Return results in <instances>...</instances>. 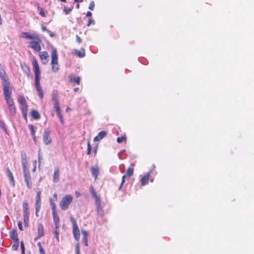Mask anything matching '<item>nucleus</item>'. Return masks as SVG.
<instances>
[{"label": "nucleus", "mask_w": 254, "mask_h": 254, "mask_svg": "<svg viewBox=\"0 0 254 254\" xmlns=\"http://www.w3.org/2000/svg\"><path fill=\"white\" fill-rule=\"evenodd\" d=\"M28 127L30 130L31 135L35 134L34 126L33 125H29Z\"/></svg>", "instance_id": "nucleus-32"}, {"label": "nucleus", "mask_w": 254, "mask_h": 254, "mask_svg": "<svg viewBox=\"0 0 254 254\" xmlns=\"http://www.w3.org/2000/svg\"><path fill=\"white\" fill-rule=\"evenodd\" d=\"M75 193L77 197H78L80 195V193L77 191H75Z\"/></svg>", "instance_id": "nucleus-57"}, {"label": "nucleus", "mask_w": 254, "mask_h": 254, "mask_svg": "<svg viewBox=\"0 0 254 254\" xmlns=\"http://www.w3.org/2000/svg\"><path fill=\"white\" fill-rule=\"evenodd\" d=\"M18 228L20 229V230H21V231L23 230L22 224L21 221H19L18 222Z\"/></svg>", "instance_id": "nucleus-48"}, {"label": "nucleus", "mask_w": 254, "mask_h": 254, "mask_svg": "<svg viewBox=\"0 0 254 254\" xmlns=\"http://www.w3.org/2000/svg\"><path fill=\"white\" fill-rule=\"evenodd\" d=\"M91 171L93 176L94 177L95 180H96L99 173L98 167L97 166L91 167Z\"/></svg>", "instance_id": "nucleus-20"}, {"label": "nucleus", "mask_w": 254, "mask_h": 254, "mask_svg": "<svg viewBox=\"0 0 254 254\" xmlns=\"http://www.w3.org/2000/svg\"><path fill=\"white\" fill-rule=\"evenodd\" d=\"M0 127H1L2 129H3L4 131L6 130V128L4 126V124L3 122L0 119Z\"/></svg>", "instance_id": "nucleus-42"}, {"label": "nucleus", "mask_w": 254, "mask_h": 254, "mask_svg": "<svg viewBox=\"0 0 254 254\" xmlns=\"http://www.w3.org/2000/svg\"><path fill=\"white\" fill-rule=\"evenodd\" d=\"M51 58V64L52 71L54 72H57L59 70L58 56L57 50L54 47H52Z\"/></svg>", "instance_id": "nucleus-5"}, {"label": "nucleus", "mask_w": 254, "mask_h": 254, "mask_svg": "<svg viewBox=\"0 0 254 254\" xmlns=\"http://www.w3.org/2000/svg\"><path fill=\"white\" fill-rule=\"evenodd\" d=\"M82 240H83V242L84 243V245L85 246H88V243L87 238H82Z\"/></svg>", "instance_id": "nucleus-49"}, {"label": "nucleus", "mask_w": 254, "mask_h": 254, "mask_svg": "<svg viewBox=\"0 0 254 254\" xmlns=\"http://www.w3.org/2000/svg\"><path fill=\"white\" fill-rule=\"evenodd\" d=\"M41 191H38L37 192L36 196V202H35V214L37 216H38V212L40 211L41 208Z\"/></svg>", "instance_id": "nucleus-10"}, {"label": "nucleus", "mask_w": 254, "mask_h": 254, "mask_svg": "<svg viewBox=\"0 0 254 254\" xmlns=\"http://www.w3.org/2000/svg\"><path fill=\"white\" fill-rule=\"evenodd\" d=\"M19 247V241L18 242H14V244L12 245V248L13 250L16 251L17 250Z\"/></svg>", "instance_id": "nucleus-36"}, {"label": "nucleus", "mask_w": 254, "mask_h": 254, "mask_svg": "<svg viewBox=\"0 0 254 254\" xmlns=\"http://www.w3.org/2000/svg\"><path fill=\"white\" fill-rule=\"evenodd\" d=\"M78 89H79V88H75L74 89V91H75V92H76V91H77L78 90Z\"/></svg>", "instance_id": "nucleus-62"}, {"label": "nucleus", "mask_w": 254, "mask_h": 254, "mask_svg": "<svg viewBox=\"0 0 254 254\" xmlns=\"http://www.w3.org/2000/svg\"><path fill=\"white\" fill-rule=\"evenodd\" d=\"M39 57L44 64H46L48 63L49 56L47 52L44 51L40 52L39 53Z\"/></svg>", "instance_id": "nucleus-14"}, {"label": "nucleus", "mask_w": 254, "mask_h": 254, "mask_svg": "<svg viewBox=\"0 0 254 254\" xmlns=\"http://www.w3.org/2000/svg\"><path fill=\"white\" fill-rule=\"evenodd\" d=\"M32 66L35 74V86L41 99L44 96L42 88L40 85V70L38 62L36 59L32 61Z\"/></svg>", "instance_id": "nucleus-2"}, {"label": "nucleus", "mask_w": 254, "mask_h": 254, "mask_svg": "<svg viewBox=\"0 0 254 254\" xmlns=\"http://www.w3.org/2000/svg\"><path fill=\"white\" fill-rule=\"evenodd\" d=\"M133 169L132 168L129 167L127 169L126 174L122 177V182L121 186L119 187V190L121 189L122 185L125 182L126 178L129 179L130 177L133 175Z\"/></svg>", "instance_id": "nucleus-12"}, {"label": "nucleus", "mask_w": 254, "mask_h": 254, "mask_svg": "<svg viewBox=\"0 0 254 254\" xmlns=\"http://www.w3.org/2000/svg\"><path fill=\"white\" fill-rule=\"evenodd\" d=\"M22 38L30 40L28 42V47L31 48L34 51L39 52L41 50V39L39 35L35 32H22L20 34Z\"/></svg>", "instance_id": "nucleus-1"}, {"label": "nucleus", "mask_w": 254, "mask_h": 254, "mask_svg": "<svg viewBox=\"0 0 254 254\" xmlns=\"http://www.w3.org/2000/svg\"><path fill=\"white\" fill-rule=\"evenodd\" d=\"M36 161H35L34 162V167H33V171L34 172L36 170Z\"/></svg>", "instance_id": "nucleus-58"}, {"label": "nucleus", "mask_w": 254, "mask_h": 254, "mask_svg": "<svg viewBox=\"0 0 254 254\" xmlns=\"http://www.w3.org/2000/svg\"><path fill=\"white\" fill-rule=\"evenodd\" d=\"M54 233L55 235V237L56 238L57 241L59 242L60 241L59 237V232L58 231V230H55Z\"/></svg>", "instance_id": "nucleus-44"}, {"label": "nucleus", "mask_w": 254, "mask_h": 254, "mask_svg": "<svg viewBox=\"0 0 254 254\" xmlns=\"http://www.w3.org/2000/svg\"><path fill=\"white\" fill-rule=\"evenodd\" d=\"M81 233L82 235V238H87L88 235V233L85 230H82Z\"/></svg>", "instance_id": "nucleus-37"}, {"label": "nucleus", "mask_w": 254, "mask_h": 254, "mask_svg": "<svg viewBox=\"0 0 254 254\" xmlns=\"http://www.w3.org/2000/svg\"><path fill=\"white\" fill-rule=\"evenodd\" d=\"M42 30H43V31H47L48 32H49V33L50 32V31H49V30H48L47 29L46 27H45V26H43L42 27Z\"/></svg>", "instance_id": "nucleus-55"}, {"label": "nucleus", "mask_w": 254, "mask_h": 254, "mask_svg": "<svg viewBox=\"0 0 254 254\" xmlns=\"http://www.w3.org/2000/svg\"><path fill=\"white\" fill-rule=\"evenodd\" d=\"M30 214H23V221L25 226H28Z\"/></svg>", "instance_id": "nucleus-28"}, {"label": "nucleus", "mask_w": 254, "mask_h": 254, "mask_svg": "<svg viewBox=\"0 0 254 254\" xmlns=\"http://www.w3.org/2000/svg\"><path fill=\"white\" fill-rule=\"evenodd\" d=\"M3 92L10 114L11 115H14L16 113V108L14 106V101L11 98L12 89L3 91Z\"/></svg>", "instance_id": "nucleus-3"}, {"label": "nucleus", "mask_w": 254, "mask_h": 254, "mask_svg": "<svg viewBox=\"0 0 254 254\" xmlns=\"http://www.w3.org/2000/svg\"><path fill=\"white\" fill-rule=\"evenodd\" d=\"M94 6H95L94 2V1L92 0L90 2L88 8L89 9L93 10L94 8Z\"/></svg>", "instance_id": "nucleus-41"}, {"label": "nucleus", "mask_w": 254, "mask_h": 254, "mask_svg": "<svg viewBox=\"0 0 254 254\" xmlns=\"http://www.w3.org/2000/svg\"><path fill=\"white\" fill-rule=\"evenodd\" d=\"M0 78L2 80V85L3 91L12 89L10 86V82L6 74V72L2 66L0 64Z\"/></svg>", "instance_id": "nucleus-4"}, {"label": "nucleus", "mask_w": 254, "mask_h": 254, "mask_svg": "<svg viewBox=\"0 0 254 254\" xmlns=\"http://www.w3.org/2000/svg\"><path fill=\"white\" fill-rule=\"evenodd\" d=\"M72 7H69L68 8H64V13L66 14H68L72 11Z\"/></svg>", "instance_id": "nucleus-40"}, {"label": "nucleus", "mask_w": 254, "mask_h": 254, "mask_svg": "<svg viewBox=\"0 0 254 254\" xmlns=\"http://www.w3.org/2000/svg\"><path fill=\"white\" fill-rule=\"evenodd\" d=\"M32 138H33V140L36 143V135L35 134L32 135Z\"/></svg>", "instance_id": "nucleus-56"}, {"label": "nucleus", "mask_w": 254, "mask_h": 254, "mask_svg": "<svg viewBox=\"0 0 254 254\" xmlns=\"http://www.w3.org/2000/svg\"><path fill=\"white\" fill-rule=\"evenodd\" d=\"M43 159L42 156L40 154V151H38V162H39V165L41 164V161Z\"/></svg>", "instance_id": "nucleus-45"}, {"label": "nucleus", "mask_w": 254, "mask_h": 254, "mask_svg": "<svg viewBox=\"0 0 254 254\" xmlns=\"http://www.w3.org/2000/svg\"><path fill=\"white\" fill-rule=\"evenodd\" d=\"M23 213L30 214L29 211L28 203L26 200L23 202Z\"/></svg>", "instance_id": "nucleus-21"}, {"label": "nucleus", "mask_w": 254, "mask_h": 254, "mask_svg": "<svg viewBox=\"0 0 254 254\" xmlns=\"http://www.w3.org/2000/svg\"><path fill=\"white\" fill-rule=\"evenodd\" d=\"M50 203L52 207V212H57L56 204L52 200L50 201Z\"/></svg>", "instance_id": "nucleus-33"}, {"label": "nucleus", "mask_w": 254, "mask_h": 254, "mask_svg": "<svg viewBox=\"0 0 254 254\" xmlns=\"http://www.w3.org/2000/svg\"><path fill=\"white\" fill-rule=\"evenodd\" d=\"M21 163L22 166L23 171L29 170L27 167L28 162L27 160V156L24 152L21 153Z\"/></svg>", "instance_id": "nucleus-13"}, {"label": "nucleus", "mask_w": 254, "mask_h": 254, "mask_svg": "<svg viewBox=\"0 0 254 254\" xmlns=\"http://www.w3.org/2000/svg\"><path fill=\"white\" fill-rule=\"evenodd\" d=\"M53 100L54 103L59 102V99L57 95V91H54L52 95Z\"/></svg>", "instance_id": "nucleus-31"}, {"label": "nucleus", "mask_w": 254, "mask_h": 254, "mask_svg": "<svg viewBox=\"0 0 254 254\" xmlns=\"http://www.w3.org/2000/svg\"><path fill=\"white\" fill-rule=\"evenodd\" d=\"M40 238L38 237V235L37 236V237H36L34 239L35 241H37L38 239H39Z\"/></svg>", "instance_id": "nucleus-63"}, {"label": "nucleus", "mask_w": 254, "mask_h": 254, "mask_svg": "<svg viewBox=\"0 0 254 254\" xmlns=\"http://www.w3.org/2000/svg\"><path fill=\"white\" fill-rule=\"evenodd\" d=\"M91 24H95V21L92 19H89L88 20V23L87 25V26H89Z\"/></svg>", "instance_id": "nucleus-46"}, {"label": "nucleus", "mask_w": 254, "mask_h": 254, "mask_svg": "<svg viewBox=\"0 0 254 254\" xmlns=\"http://www.w3.org/2000/svg\"><path fill=\"white\" fill-rule=\"evenodd\" d=\"M58 117L59 118V119H60V122H61V123L62 124H64V119H63V118L62 117V115L61 113L58 114Z\"/></svg>", "instance_id": "nucleus-47"}, {"label": "nucleus", "mask_w": 254, "mask_h": 254, "mask_svg": "<svg viewBox=\"0 0 254 254\" xmlns=\"http://www.w3.org/2000/svg\"><path fill=\"white\" fill-rule=\"evenodd\" d=\"M70 220L72 224L73 234L75 239L78 241L80 238V232L76 221L73 217H70Z\"/></svg>", "instance_id": "nucleus-8"}, {"label": "nucleus", "mask_w": 254, "mask_h": 254, "mask_svg": "<svg viewBox=\"0 0 254 254\" xmlns=\"http://www.w3.org/2000/svg\"><path fill=\"white\" fill-rule=\"evenodd\" d=\"M92 15V13L90 11H87L86 16L87 17H90Z\"/></svg>", "instance_id": "nucleus-54"}, {"label": "nucleus", "mask_w": 254, "mask_h": 254, "mask_svg": "<svg viewBox=\"0 0 254 254\" xmlns=\"http://www.w3.org/2000/svg\"><path fill=\"white\" fill-rule=\"evenodd\" d=\"M75 2H81L83 1V0H74Z\"/></svg>", "instance_id": "nucleus-60"}, {"label": "nucleus", "mask_w": 254, "mask_h": 254, "mask_svg": "<svg viewBox=\"0 0 254 254\" xmlns=\"http://www.w3.org/2000/svg\"><path fill=\"white\" fill-rule=\"evenodd\" d=\"M38 235L39 238L43 237L44 235V227L41 223L38 224Z\"/></svg>", "instance_id": "nucleus-18"}, {"label": "nucleus", "mask_w": 254, "mask_h": 254, "mask_svg": "<svg viewBox=\"0 0 254 254\" xmlns=\"http://www.w3.org/2000/svg\"><path fill=\"white\" fill-rule=\"evenodd\" d=\"M91 146L90 145V142L88 141L87 142V154L90 155L91 153Z\"/></svg>", "instance_id": "nucleus-39"}, {"label": "nucleus", "mask_w": 254, "mask_h": 254, "mask_svg": "<svg viewBox=\"0 0 254 254\" xmlns=\"http://www.w3.org/2000/svg\"><path fill=\"white\" fill-rule=\"evenodd\" d=\"M37 245L39 247V249H40V248H42V245L41 244L40 242H39L38 244H37Z\"/></svg>", "instance_id": "nucleus-59"}, {"label": "nucleus", "mask_w": 254, "mask_h": 254, "mask_svg": "<svg viewBox=\"0 0 254 254\" xmlns=\"http://www.w3.org/2000/svg\"><path fill=\"white\" fill-rule=\"evenodd\" d=\"M95 203L97 207V211L98 214L101 215H103L104 211L101 206V202L100 200L95 201Z\"/></svg>", "instance_id": "nucleus-17"}, {"label": "nucleus", "mask_w": 254, "mask_h": 254, "mask_svg": "<svg viewBox=\"0 0 254 254\" xmlns=\"http://www.w3.org/2000/svg\"><path fill=\"white\" fill-rule=\"evenodd\" d=\"M76 41L78 43H80L81 42V39L77 35L76 36Z\"/></svg>", "instance_id": "nucleus-50"}, {"label": "nucleus", "mask_w": 254, "mask_h": 254, "mask_svg": "<svg viewBox=\"0 0 254 254\" xmlns=\"http://www.w3.org/2000/svg\"><path fill=\"white\" fill-rule=\"evenodd\" d=\"M18 101L20 104V108L23 115L26 117L27 112V104L24 97L23 96H20Z\"/></svg>", "instance_id": "nucleus-7"}, {"label": "nucleus", "mask_w": 254, "mask_h": 254, "mask_svg": "<svg viewBox=\"0 0 254 254\" xmlns=\"http://www.w3.org/2000/svg\"><path fill=\"white\" fill-rule=\"evenodd\" d=\"M6 171H7V176L10 180L11 183L12 184V186L13 187H14L15 184H14V178L13 177L12 174L8 168L7 169Z\"/></svg>", "instance_id": "nucleus-22"}, {"label": "nucleus", "mask_w": 254, "mask_h": 254, "mask_svg": "<svg viewBox=\"0 0 254 254\" xmlns=\"http://www.w3.org/2000/svg\"><path fill=\"white\" fill-rule=\"evenodd\" d=\"M53 196L56 199H57V194L56 193H54Z\"/></svg>", "instance_id": "nucleus-61"}, {"label": "nucleus", "mask_w": 254, "mask_h": 254, "mask_svg": "<svg viewBox=\"0 0 254 254\" xmlns=\"http://www.w3.org/2000/svg\"><path fill=\"white\" fill-rule=\"evenodd\" d=\"M59 179H60L59 169L58 168H56L55 169L54 175H53V181L55 183H57L59 181Z\"/></svg>", "instance_id": "nucleus-19"}, {"label": "nucleus", "mask_w": 254, "mask_h": 254, "mask_svg": "<svg viewBox=\"0 0 254 254\" xmlns=\"http://www.w3.org/2000/svg\"><path fill=\"white\" fill-rule=\"evenodd\" d=\"M31 114L32 118L35 120L39 119L40 118L39 113L36 110H32Z\"/></svg>", "instance_id": "nucleus-24"}, {"label": "nucleus", "mask_w": 254, "mask_h": 254, "mask_svg": "<svg viewBox=\"0 0 254 254\" xmlns=\"http://www.w3.org/2000/svg\"><path fill=\"white\" fill-rule=\"evenodd\" d=\"M75 254H80V247L79 243H77L75 246Z\"/></svg>", "instance_id": "nucleus-38"}, {"label": "nucleus", "mask_w": 254, "mask_h": 254, "mask_svg": "<svg viewBox=\"0 0 254 254\" xmlns=\"http://www.w3.org/2000/svg\"><path fill=\"white\" fill-rule=\"evenodd\" d=\"M38 9L40 11V12H39L40 15H41L43 17H45L46 14H45V12L43 10V9L39 6L38 7Z\"/></svg>", "instance_id": "nucleus-35"}, {"label": "nucleus", "mask_w": 254, "mask_h": 254, "mask_svg": "<svg viewBox=\"0 0 254 254\" xmlns=\"http://www.w3.org/2000/svg\"><path fill=\"white\" fill-rule=\"evenodd\" d=\"M69 81L72 82H75L77 84H79L80 81V78L79 77H73L71 76H69Z\"/></svg>", "instance_id": "nucleus-26"}, {"label": "nucleus", "mask_w": 254, "mask_h": 254, "mask_svg": "<svg viewBox=\"0 0 254 254\" xmlns=\"http://www.w3.org/2000/svg\"><path fill=\"white\" fill-rule=\"evenodd\" d=\"M24 72L27 75V76H29V74L30 72V70L28 67H26V69L24 70Z\"/></svg>", "instance_id": "nucleus-52"}, {"label": "nucleus", "mask_w": 254, "mask_h": 254, "mask_svg": "<svg viewBox=\"0 0 254 254\" xmlns=\"http://www.w3.org/2000/svg\"><path fill=\"white\" fill-rule=\"evenodd\" d=\"M51 131L47 128L45 129L43 135V140L45 144H50L52 141L50 136Z\"/></svg>", "instance_id": "nucleus-9"}, {"label": "nucleus", "mask_w": 254, "mask_h": 254, "mask_svg": "<svg viewBox=\"0 0 254 254\" xmlns=\"http://www.w3.org/2000/svg\"><path fill=\"white\" fill-rule=\"evenodd\" d=\"M151 171L148 172L143 178L140 180L141 184L142 186H144L147 184L149 180Z\"/></svg>", "instance_id": "nucleus-16"}, {"label": "nucleus", "mask_w": 254, "mask_h": 254, "mask_svg": "<svg viewBox=\"0 0 254 254\" xmlns=\"http://www.w3.org/2000/svg\"><path fill=\"white\" fill-rule=\"evenodd\" d=\"M107 135V132L105 131H101L99 132L97 136L94 138V141H99L104 138Z\"/></svg>", "instance_id": "nucleus-15"}, {"label": "nucleus", "mask_w": 254, "mask_h": 254, "mask_svg": "<svg viewBox=\"0 0 254 254\" xmlns=\"http://www.w3.org/2000/svg\"><path fill=\"white\" fill-rule=\"evenodd\" d=\"M53 216V221L54 223H58L60 222V218L58 215V214L57 212H52Z\"/></svg>", "instance_id": "nucleus-29"}, {"label": "nucleus", "mask_w": 254, "mask_h": 254, "mask_svg": "<svg viewBox=\"0 0 254 254\" xmlns=\"http://www.w3.org/2000/svg\"><path fill=\"white\" fill-rule=\"evenodd\" d=\"M55 225V229L57 230V229L60 227L59 222L54 223Z\"/></svg>", "instance_id": "nucleus-53"}, {"label": "nucleus", "mask_w": 254, "mask_h": 254, "mask_svg": "<svg viewBox=\"0 0 254 254\" xmlns=\"http://www.w3.org/2000/svg\"><path fill=\"white\" fill-rule=\"evenodd\" d=\"M90 189H91V193H92L93 196L94 197V198H95V201H96L99 200H100L99 196L97 195L94 189L92 187H91Z\"/></svg>", "instance_id": "nucleus-27"}, {"label": "nucleus", "mask_w": 254, "mask_h": 254, "mask_svg": "<svg viewBox=\"0 0 254 254\" xmlns=\"http://www.w3.org/2000/svg\"><path fill=\"white\" fill-rule=\"evenodd\" d=\"M75 53L79 58H83L85 56V50L82 49L81 51L75 50Z\"/></svg>", "instance_id": "nucleus-25"}, {"label": "nucleus", "mask_w": 254, "mask_h": 254, "mask_svg": "<svg viewBox=\"0 0 254 254\" xmlns=\"http://www.w3.org/2000/svg\"><path fill=\"white\" fill-rule=\"evenodd\" d=\"M76 8H79V4H77L76 5Z\"/></svg>", "instance_id": "nucleus-64"}, {"label": "nucleus", "mask_w": 254, "mask_h": 254, "mask_svg": "<svg viewBox=\"0 0 254 254\" xmlns=\"http://www.w3.org/2000/svg\"><path fill=\"white\" fill-rule=\"evenodd\" d=\"M20 247L21 250V254H24V253H25V248L24 244L23 242H21L20 243Z\"/></svg>", "instance_id": "nucleus-43"}, {"label": "nucleus", "mask_w": 254, "mask_h": 254, "mask_svg": "<svg viewBox=\"0 0 254 254\" xmlns=\"http://www.w3.org/2000/svg\"><path fill=\"white\" fill-rule=\"evenodd\" d=\"M72 196L69 194L64 196L60 203L61 208L64 210L67 209L72 202Z\"/></svg>", "instance_id": "nucleus-6"}, {"label": "nucleus", "mask_w": 254, "mask_h": 254, "mask_svg": "<svg viewBox=\"0 0 254 254\" xmlns=\"http://www.w3.org/2000/svg\"><path fill=\"white\" fill-rule=\"evenodd\" d=\"M126 138L125 136H122L121 137H118L117 141L118 143H121L122 142H123L124 141H125L126 140Z\"/></svg>", "instance_id": "nucleus-34"}, {"label": "nucleus", "mask_w": 254, "mask_h": 254, "mask_svg": "<svg viewBox=\"0 0 254 254\" xmlns=\"http://www.w3.org/2000/svg\"><path fill=\"white\" fill-rule=\"evenodd\" d=\"M23 172V175L24 178V180L26 183L27 187L29 189H31L32 188V182L31 177V175L29 172V171H25Z\"/></svg>", "instance_id": "nucleus-11"}, {"label": "nucleus", "mask_w": 254, "mask_h": 254, "mask_svg": "<svg viewBox=\"0 0 254 254\" xmlns=\"http://www.w3.org/2000/svg\"><path fill=\"white\" fill-rule=\"evenodd\" d=\"M39 252L40 254H45L44 250L43 249V247L39 249Z\"/></svg>", "instance_id": "nucleus-51"}, {"label": "nucleus", "mask_w": 254, "mask_h": 254, "mask_svg": "<svg viewBox=\"0 0 254 254\" xmlns=\"http://www.w3.org/2000/svg\"><path fill=\"white\" fill-rule=\"evenodd\" d=\"M10 237L14 242L19 241L17 234L14 231L10 232Z\"/></svg>", "instance_id": "nucleus-23"}, {"label": "nucleus", "mask_w": 254, "mask_h": 254, "mask_svg": "<svg viewBox=\"0 0 254 254\" xmlns=\"http://www.w3.org/2000/svg\"><path fill=\"white\" fill-rule=\"evenodd\" d=\"M54 109L57 112V115L61 113L59 102L54 103Z\"/></svg>", "instance_id": "nucleus-30"}]
</instances>
